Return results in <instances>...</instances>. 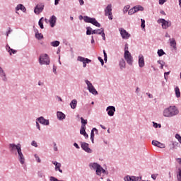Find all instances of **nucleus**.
<instances>
[{
    "mask_svg": "<svg viewBox=\"0 0 181 181\" xmlns=\"http://www.w3.org/2000/svg\"><path fill=\"white\" fill-rule=\"evenodd\" d=\"M85 83L87 85V88L90 94H93V95H98V91H97V90L95 89V88H94V86H93V83H91L90 81L86 80Z\"/></svg>",
    "mask_w": 181,
    "mask_h": 181,
    "instance_id": "20e7f679",
    "label": "nucleus"
},
{
    "mask_svg": "<svg viewBox=\"0 0 181 181\" xmlns=\"http://www.w3.org/2000/svg\"><path fill=\"white\" fill-rule=\"evenodd\" d=\"M157 63L160 65V69H163V66H165V62H163V60H158Z\"/></svg>",
    "mask_w": 181,
    "mask_h": 181,
    "instance_id": "37998d69",
    "label": "nucleus"
},
{
    "mask_svg": "<svg viewBox=\"0 0 181 181\" xmlns=\"http://www.w3.org/2000/svg\"><path fill=\"white\" fill-rule=\"evenodd\" d=\"M57 21V18H56L55 16H52L50 17L49 22L51 28H54V26H56Z\"/></svg>",
    "mask_w": 181,
    "mask_h": 181,
    "instance_id": "412c9836",
    "label": "nucleus"
},
{
    "mask_svg": "<svg viewBox=\"0 0 181 181\" xmlns=\"http://www.w3.org/2000/svg\"><path fill=\"white\" fill-rule=\"evenodd\" d=\"M77 61L83 63V67H84V68L87 67V64H88L89 63H91L90 59H89L88 58H84L81 56H78L77 57Z\"/></svg>",
    "mask_w": 181,
    "mask_h": 181,
    "instance_id": "9d476101",
    "label": "nucleus"
},
{
    "mask_svg": "<svg viewBox=\"0 0 181 181\" xmlns=\"http://www.w3.org/2000/svg\"><path fill=\"white\" fill-rule=\"evenodd\" d=\"M86 133V126L84 124L81 125L80 129L81 135H83Z\"/></svg>",
    "mask_w": 181,
    "mask_h": 181,
    "instance_id": "e433bc0d",
    "label": "nucleus"
},
{
    "mask_svg": "<svg viewBox=\"0 0 181 181\" xmlns=\"http://www.w3.org/2000/svg\"><path fill=\"white\" fill-rule=\"evenodd\" d=\"M177 180L181 181V169L179 168L178 175H177Z\"/></svg>",
    "mask_w": 181,
    "mask_h": 181,
    "instance_id": "09e8293b",
    "label": "nucleus"
},
{
    "mask_svg": "<svg viewBox=\"0 0 181 181\" xmlns=\"http://www.w3.org/2000/svg\"><path fill=\"white\" fill-rule=\"evenodd\" d=\"M38 62L40 66H49V64H50V57L47 54H41Z\"/></svg>",
    "mask_w": 181,
    "mask_h": 181,
    "instance_id": "7ed1b4c3",
    "label": "nucleus"
},
{
    "mask_svg": "<svg viewBox=\"0 0 181 181\" xmlns=\"http://www.w3.org/2000/svg\"><path fill=\"white\" fill-rule=\"evenodd\" d=\"M153 127H154V128H162V125L160 124H158L155 122H153Z\"/></svg>",
    "mask_w": 181,
    "mask_h": 181,
    "instance_id": "79ce46f5",
    "label": "nucleus"
},
{
    "mask_svg": "<svg viewBox=\"0 0 181 181\" xmlns=\"http://www.w3.org/2000/svg\"><path fill=\"white\" fill-rule=\"evenodd\" d=\"M139 67L142 69V67H145V59L144 58V55L139 54Z\"/></svg>",
    "mask_w": 181,
    "mask_h": 181,
    "instance_id": "6ab92c4d",
    "label": "nucleus"
},
{
    "mask_svg": "<svg viewBox=\"0 0 181 181\" xmlns=\"http://www.w3.org/2000/svg\"><path fill=\"white\" fill-rule=\"evenodd\" d=\"M158 23H161V26L163 29H168L172 26V22L169 21H166L165 18H160L157 21Z\"/></svg>",
    "mask_w": 181,
    "mask_h": 181,
    "instance_id": "423d86ee",
    "label": "nucleus"
},
{
    "mask_svg": "<svg viewBox=\"0 0 181 181\" xmlns=\"http://www.w3.org/2000/svg\"><path fill=\"white\" fill-rule=\"evenodd\" d=\"M124 57L127 64H129V66H132L134 63V58L132 57V55H131V52H129V50H126L124 52Z\"/></svg>",
    "mask_w": 181,
    "mask_h": 181,
    "instance_id": "39448f33",
    "label": "nucleus"
},
{
    "mask_svg": "<svg viewBox=\"0 0 181 181\" xmlns=\"http://www.w3.org/2000/svg\"><path fill=\"white\" fill-rule=\"evenodd\" d=\"M175 95L177 98H180V89H179V87H175Z\"/></svg>",
    "mask_w": 181,
    "mask_h": 181,
    "instance_id": "7c9ffc66",
    "label": "nucleus"
},
{
    "mask_svg": "<svg viewBox=\"0 0 181 181\" xmlns=\"http://www.w3.org/2000/svg\"><path fill=\"white\" fill-rule=\"evenodd\" d=\"M105 16H108L110 21H112V5L108 4L105 9Z\"/></svg>",
    "mask_w": 181,
    "mask_h": 181,
    "instance_id": "0eeeda50",
    "label": "nucleus"
},
{
    "mask_svg": "<svg viewBox=\"0 0 181 181\" xmlns=\"http://www.w3.org/2000/svg\"><path fill=\"white\" fill-rule=\"evenodd\" d=\"M126 50H128V44H125V45H124V52Z\"/></svg>",
    "mask_w": 181,
    "mask_h": 181,
    "instance_id": "774afa93",
    "label": "nucleus"
},
{
    "mask_svg": "<svg viewBox=\"0 0 181 181\" xmlns=\"http://www.w3.org/2000/svg\"><path fill=\"white\" fill-rule=\"evenodd\" d=\"M52 164L55 166V171L59 172L61 173H63V170L61 169L62 168V163L57 162V161H52Z\"/></svg>",
    "mask_w": 181,
    "mask_h": 181,
    "instance_id": "aec40b11",
    "label": "nucleus"
},
{
    "mask_svg": "<svg viewBox=\"0 0 181 181\" xmlns=\"http://www.w3.org/2000/svg\"><path fill=\"white\" fill-rule=\"evenodd\" d=\"M103 54H104V61L105 62V63H107V59H108V57H107V52H105V50H103Z\"/></svg>",
    "mask_w": 181,
    "mask_h": 181,
    "instance_id": "864d4df0",
    "label": "nucleus"
},
{
    "mask_svg": "<svg viewBox=\"0 0 181 181\" xmlns=\"http://www.w3.org/2000/svg\"><path fill=\"white\" fill-rule=\"evenodd\" d=\"M81 147L85 152H87V153H93V151L90 148L88 143L81 142Z\"/></svg>",
    "mask_w": 181,
    "mask_h": 181,
    "instance_id": "4468645a",
    "label": "nucleus"
},
{
    "mask_svg": "<svg viewBox=\"0 0 181 181\" xmlns=\"http://www.w3.org/2000/svg\"><path fill=\"white\" fill-rule=\"evenodd\" d=\"M54 144V151L55 152H57V144H56V143H53Z\"/></svg>",
    "mask_w": 181,
    "mask_h": 181,
    "instance_id": "052dcab7",
    "label": "nucleus"
},
{
    "mask_svg": "<svg viewBox=\"0 0 181 181\" xmlns=\"http://www.w3.org/2000/svg\"><path fill=\"white\" fill-rule=\"evenodd\" d=\"M74 146H75V148H76V149H80V146H78V144L77 143H74Z\"/></svg>",
    "mask_w": 181,
    "mask_h": 181,
    "instance_id": "e2e57ef3",
    "label": "nucleus"
},
{
    "mask_svg": "<svg viewBox=\"0 0 181 181\" xmlns=\"http://www.w3.org/2000/svg\"><path fill=\"white\" fill-rule=\"evenodd\" d=\"M141 28L142 29H145V21L144 19H141Z\"/></svg>",
    "mask_w": 181,
    "mask_h": 181,
    "instance_id": "de8ad7c7",
    "label": "nucleus"
},
{
    "mask_svg": "<svg viewBox=\"0 0 181 181\" xmlns=\"http://www.w3.org/2000/svg\"><path fill=\"white\" fill-rule=\"evenodd\" d=\"M6 50H8L11 55H12V53H13V54H15V53H16V50H15L13 49H11V47L8 46V45L6 46Z\"/></svg>",
    "mask_w": 181,
    "mask_h": 181,
    "instance_id": "72a5a7b5",
    "label": "nucleus"
},
{
    "mask_svg": "<svg viewBox=\"0 0 181 181\" xmlns=\"http://www.w3.org/2000/svg\"><path fill=\"white\" fill-rule=\"evenodd\" d=\"M81 6L84 5V0H78Z\"/></svg>",
    "mask_w": 181,
    "mask_h": 181,
    "instance_id": "338daca9",
    "label": "nucleus"
},
{
    "mask_svg": "<svg viewBox=\"0 0 181 181\" xmlns=\"http://www.w3.org/2000/svg\"><path fill=\"white\" fill-rule=\"evenodd\" d=\"M101 167V165L98 164V163H89V168L90 169H92L93 170H95V175L100 172V168Z\"/></svg>",
    "mask_w": 181,
    "mask_h": 181,
    "instance_id": "ddd939ff",
    "label": "nucleus"
},
{
    "mask_svg": "<svg viewBox=\"0 0 181 181\" xmlns=\"http://www.w3.org/2000/svg\"><path fill=\"white\" fill-rule=\"evenodd\" d=\"M141 179H142L141 177L127 175L126 177H124V181H138V180H141Z\"/></svg>",
    "mask_w": 181,
    "mask_h": 181,
    "instance_id": "a211bd4d",
    "label": "nucleus"
},
{
    "mask_svg": "<svg viewBox=\"0 0 181 181\" xmlns=\"http://www.w3.org/2000/svg\"><path fill=\"white\" fill-rule=\"evenodd\" d=\"M151 177H152V179H153V180H156L157 175L156 174H153V175H151Z\"/></svg>",
    "mask_w": 181,
    "mask_h": 181,
    "instance_id": "69168bd1",
    "label": "nucleus"
},
{
    "mask_svg": "<svg viewBox=\"0 0 181 181\" xmlns=\"http://www.w3.org/2000/svg\"><path fill=\"white\" fill-rule=\"evenodd\" d=\"M42 21H43V17H42L39 20L38 25H39L40 29H45V26L43 25V22Z\"/></svg>",
    "mask_w": 181,
    "mask_h": 181,
    "instance_id": "4c0bfd02",
    "label": "nucleus"
},
{
    "mask_svg": "<svg viewBox=\"0 0 181 181\" xmlns=\"http://www.w3.org/2000/svg\"><path fill=\"white\" fill-rule=\"evenodd\" d=\"M86 35H93V28L91 27H86Z\"/></svg>",
    "mask_w": 181,
    "mask_h": 181,
    "instance_id": "c9c22d12",
    "label": "nucleus"
},
{
    "mask_svg": "<svg viewBox=\"0 0 181 181\" xmlns=\"http://www.w3.org/2000/svg\"><path fill=\"white\" fill-rule=\"evenodd\" d=\"M81 125H84L86 127V125H87V119H84V118L81 117Z\"/></svg>",
    "mask_w": 181,
    "mask_h": 181,
    "instance_id": "c03bdc74",
    "label": "nucleus"
},
{
    "mask_svg": "<svg viewBox=\"0 0 181 181\" xmlns=\"http://www.w3.org/2000/svg\"><path fill=\"white\" fill-rule=\"evenodd\" d=\"M44 9H45L44 4H37L34 8V13H35V15H40L41 12H43Z\"/></svg>",
    "mask_w": 181,
    "mask_h": 181,
    "instance_id": "1a4fd4ad",
    "label": "nucleus"
},
{
    "mask_svg": "<svg viewBox=\"0 0 181 181\" xmlns=\"http://www.w3.org/2000/svg\"><path fill=\"white\" fill-rule=\"evenodd\" d=\"M16 11H22V12L25 13V12H26V7H25V6H23V4H18L16 7Z\"/></svg>",
    "mask_w": 181,
    "mask_h": 181,
    "instance_id": "b1692460",
    "label": "nucleus"
},
{
    "mask_svg": "<svg viewBox=\"0 0 181 181\" xmlns=\"http://www.w3.org/2000/svg\"><path fill=\"white\" fill-rule=\"evenodd\" d=\"M38 177H41V178L45 177V174H43V172L42 171L38 172Z\"/></svg>",
    "mask_w": 181,
    "mask_h": 181,
    "instance_id": "603ef678",
    "label": "nucleus"
},
{
    "mask_svg": "<svg viewBox=\"0 0 181 181\" xmlns=\"http://www.w3.org/2000/svg\"><path fill=\"white\" fill-rule=\"evenodd\" d=\"M152 145L157 146V148H160L161 149H163L165 147L164 144H162L156 140L152 141Z\"/></svg>",
    "mask_w": 181,
    "mask_h": 181,
    "instance_id": "4be33fe9",
    "label": "nucleus"
},
{
    "mask_svg": "<svg viewBox=\"0 0 181 181\" xmlns=\"http://www.w3.org/2000/svg\"><path fill=\"white\" fill-rule=\"evenodd\" d=\"M119 66L120 70H124V69H125L127 63L125 62V60H124L123 58L120 59V60L119 61Z\"/></svg>",
    "mask_w": 181,
    "mask_h": 181,
    "instance_id": "5701e85b",
    "label": "nucleus"
},
{
    "mask_svg": "<svg viewBox=\"0 0 181 181\" xmlns=\"http://www.w3.org/2000/svg\"><path fill=\"white\" fill-rule=\"evenodd\" d=\"M129 8H131V6H129V5L125 6L123 8V13H127V12H128V11H129Z\"/></svg>",
    "mask_w": 181,
    "mask_h": 181,
    "instance_id": "ea45409f",
    "label": "nucleus"
},
{
    "mask_svg": "<svg viewBox=\"0 0 181 181\" xmlns=\"http://www.w3.org/2000/svg\"><path fill=\"white\" fill-rule=\"evenodd\" d=\"M69 105L72 110H76L77 107V100L73 99L69 103Z\"/></svg>",
    "mask_w": 181,
    "mask_h": 181,
    "instance_id": "a878e982",
    "label": "nucleus"
},
{
    "mask_svg": "<svg viewBox=\"0 0 181 181\" xmlns=\"http://www.w3.org/2000/svg\"><path fill=\"white\" fill-rule=\"evenodd\" d=\"M94 131L95 132V134H98V129H97L96 128H93L91 130V132H90V141H92V144H94Z\"/></svg>",
    "mask_w": 181,
    "mask_h": 181,
    "instance_id": "cd10ccee",
    "label": "nucleus"
},
{
    "mask_svg": "<svg viewBox=\"0 0 181 181\" xmlns=\"http://www.w3.org/2000/svg\"><path fill=\"white\" fill-rule=\"evenodd\" d=\"M146 95H148L149 98H153V95L149 93H146Z\"/></svg>",
    "mask_w": 181,
    "mask_h": 181,
    "instance_id": "0e129e2a",
    "label": "nucleus"
},
{
    "mask_svg": "<svg viewBox=\"0 0 181 181\" xmlns=\"http://www.w3.org/2000/svg\"><path fill=\"white\" fill-rule=\"evenodd\" d=\"M119 30L122 39H129L131 37V34H129L125 29L119 28Z\"/></svg>",
    "mask_w": 181,
    "mask_h": 181,
    "instance_id": "2eb2a0df",
    "label": "nucleus"
},
{
    "mask_svg": "<svg viewBox=\"0 0 181 181\" xmlns=\"http://www.w3.org/2000/svg\"><path fill=\"white\" fill-rule=\"evenodd\" d=\"M35 37L37 39V40H42L43 39V34L39 33L38 30H35Z\"/></svg>",
    "mask_w": 181,
    "mask_h": 181,
    "instance_id": "c85d7f7f",
    "label": "nucleus"
},
{
    "mask_svg": "<svg viewBox=\"0 0 181 181\" xmlns=\"http://www.w3.org/2000/svg\"><path fill=\"white\" fill-rule=\"evenodd\" d=\"M36 121H37L42 125H46V126L50 125V122L49 121V119H45V117H43V116H41V117L37 118Z\"/></svg>",
    "mask_w": 181,
    "mask_h": 181,
    "instance_id": "dca6fc26",
    "label": "nucleus"
},
{
    "mask_svg": "<svg viewBox=\"0 0 181 181\" xmlns=\"http://www.w3.org/2000/svg\"><path fill=\"white\" fill-rule=\"evenodd\" d=\"M22 146L21 144H9V151L11 152V153H16V151H18V149H21Z\"/></svg>",
    "mask_w": 181,
    "mask_h": 181,
    "instance_id": "6e6552de",
    "label": "nucleus"
},
{
    "mask_svg": "<svg viewBox=\"0 0 181 181\" xmlns=\"http://www.w3.org/2000/svg\"><path fill=\"white\" fill-rule=\"evenodd\" d=\"M179 114V109L176 106H169L164 109L163 112V115L165 118H172L176 117Z\"/></svg>",
    "mask_w": 181,
    "mask_h": 181,
    "instance_id": "f257e3e1",
    "label": "nucleus"
},
{
    "mask_svg": "<svg viewBox=\"0 0 181 181\" xmlns=\"http://www.w3.org/2000/svg\"><path fill=\"white\" fill-rule=\"evenodd\" d=\"M53 73L54 74H57V66H53Z\"/></svg>",
    "mask_w": 181,
    "mask_h": 181,
    "instance_id": "4d7b16f0",
    "label": "nucleus"
},
{
    "mask_svg": "<svg viewBox=\"0 0 181 181\" xmlns=\"http://www.w3.org/2000/svg\"><path fill=\"white\" fill-rule=\"evenodd\" d=\"M57 116L59 121H63V119H66V115H64V113H63L62 112H57Z\"/></svg>",
    "mask_w": 181,
    "mask_h": 181,
    "instance_id": "393cba45",
    "label": "nucleus"
},
{
    "mask_svg": "<svg viewBox=\"0 0 181 181\" xmlns=\"http://www.w3.org/2000/svg\"><path fill=\"white\" fill-rule=\"evenodd\" d=\"M0 80L3 81V83H6L8 81V76H6V72L4 70L2 66H0Z\"/></svg>",
    "mask_w": 181,
    "mask_h": 181,
    "instance_id": "9b49d317",
    "label": "nucleus"
},
{
    "mask_svg": "<svg viewBox=\"0 0 181 181\" xmlns=\"http://www.w3.org/2000/svg\"><path fill=\"white\" fill-rule=\"evenodd\" d=\"M51 46H52V47H57L60 45V41H53L50 43Z\"/></svg>",
    "mask_w": 181,
    "mask_h": 181,
    "instance_id": "2f4dec72",
    "label": "nucleus"
},
{
    "mask_svg": "<svg viewBox=\"0 0 181 181\" xmlns=\"http://www.w3.org/2000/svg\"><path fill=\"white\" fill-rule=\"evenodd\" d=\"M98 60L99 62H100L102 66H104V59H103V58H101V57H98Z\"/></svg>",
    "mask_w": 181,
    "mask_h": 181,
    "instance_id": "13d9d810",
    "label": "nucleus"
},
{
    "mask_svg": "<svg viewBox=\"0 0 181 181\" xmlns=\"http://www.w3.org/2000/svg\"><path fill=\"white\" fill-rule=\"evenodd\" d=\"M106 111L109 117H114V114H115L116 109L114 106H108L106 108Z\"/></svg>",
    "mask_w": 181,
    "mask_h": 181,
    "instance_id": "f3484780",
    "label": "nucleus"
},
{
    "mask_svg": "<svg viewBox=\"0 0 181 181\" xmlns=\"http://www.w3.org/2000/svg\"><path fill=\"white\" fill-rule=\"evenodd\" d=\"M101 36L103 37V40H105V33H104V28H101Z\"/></svg>",
    "mask_w": 181,
    "mask_h": 181,
    "instance_id": "a18cd8bd",
    "label": "nucleus"
},
{
    "mask_svg": "<svg viewBox=\"0 0 181 181\" xmlns=\"http://www.w3.org/2000/svg\"><path fill=\"white\" fill-rule=\"evenodd\" d=\"M134 11H136V12H138L139 11H144V7L142 6H134Z\"/></svg>",
    "mask_w": 181,
    "mask_h": 181,
    "instance_id": "f704fd0d",
    "label": "nucleus"
},
{
    "mask_svg": "<svg viewBox=\"0 0 181 181\" xmlns=\"http://www.w3.org/2000/svg\"><path fill=\"white\" fill-rule=\"evenodd\" d=\"M18 155V160L21 165L25 163V156H23V153H22V147L18 149L17 152L15 153V155Z\"/></svg>",
    "mask_w": 181,
    "mask_h": 181,
    "instance_id": "f8f14e48",
    "label": "nucleus"
},
{
    "mask_svg": "<svg viewBox=\"0 0 181 181\" xmlns=\"http://www.w3.org/2000/svg\"><path fill=\"white\" fill-rule=\"evenodd\" d=\"M101 173H104L105 175H108V170H106L105 169H103V167H100L99 172L97 173V176H101Z\"/></svg>",
    "mask_w": 181,
    "mask_h": 181,
    "instance_id": "bb28decb",
    "label": "nucleus"
},
{
    "mask_svg": "<svg viewBox=\"0 0 181 181\" xmlns=\"http://www.w3.org/2000/svg\"><path fill=\"white\" fill-rule=\"evenodd\" d=\"M34 157L36 159V161L37 162V163H42V160H40V158L37 156V154H35Z\"/></svg>",
    "mask_w": 181,
    "mask_h": 181,
    "instance_id": "49530a36",
    "label": "nucleus"
},
{
    "mask_svg": "<svg viewBox=\"0 0 181 181\" xmlns=\"http://www.w3.org/2000/svg\"><path fill=\"white\" fill-rule=\"evenodd\" d=\"M179 143L177 141L173 142V148H177Z\"/></svg>",
    "mask_w": 181,
    "mask_h": 181,
    "instance_id": "3c124183",
    "label": "nucleus"
},
{
    "mask_svg": "<svg viewBox=\"0 0 181 181\" xmlns=\"http://www.w3.org/2000/svg\"><path fill=\"white\" fill-rule=\"evenodd\" d=\"M10 33H12V29H11V28H8V30L6 32V36H9Z\"/></svg>",
    "mask_w": 181,
    "mask_h": 181,
    "instance_id": "bf43d9fd",
    "label": "nucleus"
},
{
    "mask_svg": "<svg viewBox=\"0 0 181 181\" xmlns=\"http://www.w3.org/2000/svg\"><path fill=\"white\" fill-rule=\"evenodd\" d=\"M36 127L38 129V131H41L42 129H40V124H39V122L37 120H36Z\"/></svg>",
    "mask_w": 181,
    "mask_h": 181,
    "instance_id": "6e6d98bb",
    "label": "nucleus"
},
{
    "mask_svg": "<svg viewBox=\"0 0 181 181\" xmlns=\"http://www.w3.org/2000/svg\"><path fill=\"white\" fill-rule=\"evenodd\" d=\"M31 145L32 146H34L35 148H37V143L36 142V141L33 140L32 142H31Z\"/></svg>",
    "mask_w": 181,
    "mask_h": 181,
    "instance_id": "8fccbe9b",
    "label": "nucleus"
},
{
    "mask_svg": "<svg viewBox=\"0 0 181 181\" xmlns=\"http://www.w3.org/2000/svg\"><path fill=\"white\" fill-rule=\"evenodd\" d=\"M78 19L79 21H83V19L86 23H91L94 26H96V28H101V24H100V23H98V21H97V20L95 18H91L87 16H83L80 15L78 16Z\"/></svg>",
    "mask_w": 181,
    "mask_h": 181,
    "instance_id": "f03ea898",
    "label": "nucleus"
},
{
    "mask_svg": "<svg viewBox=\"0 0 181 181\" xmlns=\"http://www.w3.org/2000/svg\"><path fill=\"white\" fill-rule=\"evenodd\" d=\"M136 12V11H135V8H134V7H133V8H132L129 10L128 14L129 15H134V13H135Z\"/></svg>",
    "mask_w": 181,
    "mask_h": 181,
    "instance_id": "a19ab883",
    "label": "nucleus"
},
{
    "mask_svg": "<svg viewBox=\"0 0 181 181\" xmlns=\"http://www.w3.org/2000/svg\"><path fill=\"white\" fill-rule=\"evenodd\" d=\"M166 2V0H159V5H163Z\"/></svg>",
    "mask_w": 181,
    "mask_h": 181,
    "instance_id": "680f3d73",
    "label": "nucleus"
},
{
    "mask_svg": "<svg viewBox=\"0 0 181 181\" xmlns=\"http://www.w3.org/2000/svg\"><path fill=\"white\" fill-rule=\"evenodd\" d=\"M170 46H171V47H173V49L176 50V40H175V38H172L171 40L170 39Z\"/></svg>",
    "mask_w": 181,
    "mask_h": 181,
    "instance_id": "c756f323",
    "label": "nucleus"
},
{
    "mask_svg": "<svg viewBox=\"0 0 181 181\" xmlns=\"http://www.w3.org/2000/svg\"><path fill=\"white\" fill-rule=\"evenodd\" d=\"M92 35H101V28L98 30H93L92 31Z\"/></svg>",
    "mask_w": 181,
    "mask_h": 181,
    "instance_id": "58836bf2",
    "label": "nucleus"
},
{
    "mask_svg": "<svg viewBox=\"0 0 181 181\" xmlns=\"http://www.w3.org/2000/svg\"><path fill=\"white\" fill-rule=\"evenodd\" d=\"M169 74H170V71L164 73V78L166 81H168V77H166V76H169Z\"/></svg>",
    "mask_w": 181,
    "mask_h": 181,
    "instance_id": "5fc2aeb1",
    "label": "nucleus"
},
{
    "mask_svg": "<svg viewBox=\"0 0 181 181\" xmlns=\"http://www.w3.org/2000/svg\"><path fill=\"white\" fill-rule=\"evenodd\" d=\"M157 54L159 57H162V56H163L164 54H166L165 51H163V49H158Z\"/></svg>",
    "mask_w": 181,
    "mask_h": 181,
    "instance_id": "473e14b6",
    "label": "nucleus"
}]
</instances>
